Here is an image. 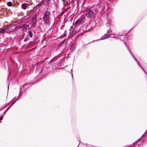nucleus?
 Returning a JSON list of instances; mask_svg holds the SVG:
<instances>
[{"mask_svg":"<svg viewBox=\"0 0 147 147\" xmlns=\"http://www.w3.org/2000/svg\"><path fill=\"white\" fill-rule=\"evenodd\" d=\"M50 13L48 11H46L44 12V16L49 17Z\"/></svg>","mask_w":147,"mask_h":147,"instance_id":"8","label":"nucleus"},{"mask_svg":"<svg viewBox=\"0 0 147 147\" xmlns=\"http://www.w3.org/2000/svg\"><path fill=\"white\" fill-rule=\"evenodd\" d=\"M143 70V71H144V72L147 75V73H146V71H145V70L144 69H143V68L142 67V66H141V67H140Z\"/></svg>","mask_w":147,"mask_h":147,"instance_id":"23","label":"nucleus"},{"mask_svg":"<svg viewBox=\"0 0 147 147\" xmlns=\"http://www.w3.org/2000/svg\"><path fill=\"white\" fill-rule=\"evenodd\" d=\"M49 0H47V4H48L49 2Z\"/></svg>","mask_w":147,"mask_h":147,"instance_id":"35","label":"nucleus"},{"mask_svg":"<svg viewBox=\"0 0 147 147\" xmlns=\"http://www.w3.org/2000/svg\"><path fill=\"white\" fill-rule=\"evenodd\" d=\"M24 86V85L21 86H20V89H21V88H22Z\"/></svg>","mask_w":147,"mask_h":147,"instance_id":"30","label":"nucleus"},{"mask_svg":"<svg viewBox=\"0 0 147 147\" xmlns=\"http://www.w3.org/2000/svg\"><path fill=\"white\" fill-rule=\"evenodd\" d=\"M3 118V117L2 116H1L0 117V121L2 120Z\"/></svg>","mask_w":147,"mask_h":147,"instance_id":"31","label":"nucleus"},{"mask_svg":"<svg viewBox=\"0 0 147 147\" xmlns=\"http://www.w3.org/2000/svg\"><path fill=\"white\" fill-rule=\"evenodd\" d=\"M65 40L64 39L63 40V41H61V42L63 44L65 42Z\"/></svg>","mask_w":147,"mask_h":147,"instance_id":"27","label":"nucleus"},{"mask_svg":"<svg viewBox=\"0 0 147 147\" xmlns=\"http://www.w3.org/2000/svg\"><path fill=\"white\" fill-rule=\"evenodd\" d=\"M69 55V53H68L67 54V55Z\"/></svg>","mask_w":147,"mask_h":147,"instance_id":"48","label":"nucleus"},{"mask_svg":"<svg viewBox=\"0 0 147 147\" xmlns=\"http://www.w3.org/2000/svg\"><path fill=\"white\" fill-rule=\"evenodd\" d=\"M137 63L138 65L140 67H141V66L140 65V63L138 61V62H137Z\"/></svg>","mask_w":147,"mask_h":147,"instance_id":"25","label":"nucleus"},{"mask_svg":"<svg viewBox=\"0 0 147 147\" xmlns=\"http://www.w3.org/2000/svg\"><path fill=\"white\" fill-rule=\"evenodd\" d=\"M27 4L25 3H23L21 4V8L24 9H26L27 7Z\"/></svg>","mask_w":147,"mask_h":147,"instance_id":"7","label":"nucleus"},{"mask_svg":"<svg viewBox=\"0 0 147 147\" xmlns=\"http://www.w3.org/2000/svg\"><path fill=\"white\" fill-rule=\"evenodd\" d=\"M86 28L84 27V26H82L80 29L79 30H77V31H76L75 32V33H77V32H79V31H80V32H81L80 31L81 30H82V34H80L78 35L76 37L78 38L80 35L82 36L83 34V32L84 31V29Z\"/></svg>","mask_w":147,"mask_h":147,"instance_id":"3","label":"nucleus"},{"mask_svg":"<svg viewBox=\"0 0 147 147\" xmlns=\"http://www.w3.org/2000/svg\"><path fill=\"white\" fill-rule=\"evenodd\" d=\"M28 38L26 37L24 40V42H26L28 40Z\"/></svg>","mask_w":147,"mask_h":147,"instance_id":"22","label":"nucleus"},{"mask_svg":"<svg viewBox=\"0 0 147 147\" xmlns=\"http://www.w3.org/2000/svg\"><path fill=\"white\" fill-rule=\"evenodd\" d=\"M110 35L109 34H105L103 36H102L101 37L100 40H103L105 39H106L107 38H109L110 37Z\"/></svg>","mask_w":147,"mask_h":147,"instance_id":"6","label":"nucleus"},{"mask_svg":"<svg viewBox=\"0 0 147 147\" xmlns=\"http://www.w3.org/2000/svg\"><path fill=\"white\" fill-rule=\"evenodd\" d=\"M130 30L128 32H130V30Z\"/></svg>","mask_w":147,"mask_h":147,"instance_id":"49","label":"nucleus"},{"mask_svg":"<svg viewBox=\"0 0 147 147\" xmlns=\"http://www.w3.org/2000/svg\"><path fill=\"white\" fill-rule=\"evenodd\" d=\"M59 43V44H60V45H61V46L63 45V44L61 42H60Z\"/></svg>","mask_w":147,"mask_h":147,"instance_id":"37","label":"nucleus"},{"mask_svg":"<svg viewBox=\"0 0 147 147\" xmlns=\"http://www.w3.org/2000/svg\"><path fill=\"white\" fill-rule=\"evenodd\" d=\"M75 46L74 44H72L70 46V49L71 51H73L75 50Z\"/></svg>","mask_w":147,"mask_h":147,"instance_id":"10","label":"nucleus"},{"mask_svg":"<svg viewBox=\"0 0 147 147\" xmlns=\"http://www.w3.org/2000/svg\"><path fill=\"white\" fill-rule=\"evenodd\" d=\"M49 17L43 16V19L45 23L46 24L49 23Z\"/></svg>","mask_w":147,"mask_h":147,"instance_id":"4","label":"nucleus"},{"mask_svg":"<svg viewBox=\"0 0 147 147\" xmlns=\"http://www.w3.org/2000/svg\"><path fill=\"white\" fill-rule=\"evenodd\" d=\"M70 7H67V9H70Z\"/></svg>","mask_w":147,"mask_h":147,"instance_id":"42","label":"nucleus"},{"mask_svg":"<svg viewBox=\"0 0 147 147\" xmlns=\"http://www.w3.org/2000/svg\"><path fill=\"white\" fill-rule=\"evenodd\" d=\"M41 5L42 3H41L37 4L36 6L34 7L33 9V10L34 9V11H35L38 9V8H39L41 6Z\"/></svg>","mask_w":147,"mask_h":147,"instance_id":"9","label":"nucleus"},{"mask_svg":"<svg viewBox=\"0 0 147 147\" xmlns=\"http://www.w3.org/2000/svg\"><path fill=\"white\" fill-rule=\"evenodd\" d=\"M62 1L64 3L65 1L66 0H62Z\"/></svg>","mask_w":147,"mask_h":147,"instance_id":"39","label":"nucleus"},{"mask_svg":"<svg viewBox=\"0 0 147 147\" xmlns=\"http://www.w3.org/2000/svg\"><path fill=\"white\" fill-rule=\"evenodd\" d=\"M127 50H128L130 54H131V55L132 56V57L133 58L134 57V56L133 55V54H132V53L131 52V51H130V50H129V49L127 47Z\"/></svg>","mask_w":147,"mask_h":147,"instance_id":"17","label":"nucleus"},{"mask_svg":"<svg viewBox=\"0 0 147 147\" xmlns=\"http://www.w3.org/2000/svg\"><path fill=\"white\" fill-rule=\"evenodd\" d=\"M31 42H30V41L29 42V43H28V44H30Z\"/></svg>","mask_w":147,"mask_h":147,"instance_id":"43","label":"nucleus"},{"mask_svg":"<svg viewBox=\"0 0 147 147\" xmlns=\"http://www.w3.org/2000/svg\"><path fill=\"white\" fill-rule=\"evenodd\" d=\"M25 45H24L23 46V47H24V46H25Z\"/></svg>","mask_w":147,"mask_h":147,"instance_id":"47","label":"nucleus"},{"mask_svg":"<svg viewBox=\"0 0 147 147\" xmlns=\"http://www.w3.org/2000/svg\"><path fill=\"white\" fill-rule=\"evenodd\" d=\"M70 0H67L66 2V5H68L69 4V3L68 2V1H69Z\"/></svg>","mask_w":147,"mask_h":147,"instance_id":"21","label":"nucleus"},{"mask_svg":"<svg viewBox=\"0 0 147 147\" xmlns=\"http://www.w3.org/2000/svg\"><path fill=\"white\" fill-rule=\"evenodd\" d=\"M8 89H9V86H8Z\"/></svg>","mask_w":147,"mask_h":147,"instance_id":"46","label":"nucleus"},{"mask_svg":"<svg viewBox=\"0 0 147 147\" xmlns=\"http://www.w3.org/2000/svg\"><path fill=\"white\" fill-rule=\"evenodd\" d=\"M108 25H107V27H109V24H107Z\"/></svg>","mask_w":147,"mask_h":147,"instance_id":"40","label":"nucleus"},{"mask_svg":"<svg viewBox=\"0 0 147 147\" xmlns=\"http://www.w3.org/2000/svg\"><path fill=\"white\" fill-rule=\"evenodd\" d=\"M7 5L9 7H11L12 5V3L11 1H8L7 3Z\"/></svg>","mask_w":147,"mask_h":147,"instance_id":"16","label":"nucleus"},{"mask_svg":"<svg viewBox=\"0 0 147 147\" xmlns=\"http://www.w3.org/2000/svg\"><path fill=\"white\" fill-rule=\"evenodd\" d=\"M112 31H109V34H112Z\"/></svg>","mask_w":147,"mask_h":147,"instance_id":"34","label":"nucleus"},{"mask_svg":"<svg viewBox=\"0 0 147 147\" xmlns=\"http://www.w3.org/2000/svg\"><path fill=\"white\" fill-rule=\"evenodd\" d=\"M55 11H53V12H55Z\"/></svg>","mask_w":147,"mask_h":147,"instance_id":"45","label":"nucleus"},{"mask_svg":"<svg viewBox=\"0 0 147 147\" xmlns=\"http://www.w3.org/2000/svg\"><path fill=\"white\" fill-rule=\"evenodd\" d=\"M75 0H71V1H70V3H72V5H74Z\"/></svg>","mask_w":147,"mask_h":147,"instance_id":"20","label":"nucleus"},{"mask_svg":"<svg viewBox=\"0 0 147 147\" xmlns=\"http://www.w3.org/2000/svg\"><path fill=\"white\" fill-rule=\"evenodd\" d=\"M95 13L94 11L92 10H89L88 13L86 14V15L87 18H90L93 17L94 16Z\"/></svg>","mask_w":147,"mask_h":147,"instance_id":"1","label":"nucleus"},{"mask_svg":"<svg viewBox=\"0 0 147 147\" xmlns=\"http://www.w3.org/2000/svg\"><path fill=\"white\" fill-rule=\"evenodd\" d=\"M110 28H109V29H108V30L107 31V33H108L109 34V30H110Z\"/></svg>","mask_w":147,"mask_h":147,"instance_id":"33","label":"nucleus"},{"mask_svg":"<svg viewBox=\"0 0 147 147\" xmlns=\"http://www.w3.org/2000/svg\"><path fill=\"white\" fill-rule=\"evenodd\" d=\"M145 134H146V135L147 134V129L146 131L143 134V135L142 136V137L144 135H145Z\"/></svg>","mask_w":147,"mask_h":147,"instance_id":"26","label":"nucleus"},{"mask_svg":"<svg viewBox=\"0 0 147 147\" xmlns=\"http://www.w3.org/2000/svg\"><path fill=\"white\" fill-rule=\"evenodd\" d=\"M36 17H33L32 18V21L31 23L32 24V26H34L35 25L36 23Z\"/></svg>","mask_w":147,"mask_h":147,"instance_id":"5","label":"nucleus"},{"mask_svg":"<svg viewBox=\"0 0 147 147\" xmlns=\"http://www.w3.org/2000/svg\"><path fill=\"white\" fill-rule=\"evenodd\" d=\"M80 143H79V144H78V146H77V147H78V146H79V144H80Z\"/></svg>","mask_w":147,"mask_h":147,"instance_id":"41","label":"nucleus"},{"mask_svg":"<svg viewBox=\"0 0 147 147\" xmlns=\"http://www.w3.org/2000/svg\"><path fill=\"white\" fill-rule=\"evenodd\" d=\"M124 44H125V45H126V47H127V45H126V42H124Z\"/></svg>","mask_w":147,"mask_h":147,"instance_id":"38","label":"nucleus"},{"mask_svg":"<svg viewBox=\"0 0 147 147\" xmlns=\"http://www.w3.org/2000/svg\"><path fill=\"white\" fill-rule=\"evenodd\" d=\"M15 102V101H14L12 103V104H11V105L10 106H9L6 109L5 111V112L3 113V115L5 114L6 112H7V111L8 110L9 108H10L12 105H13V104H14Z\"/></svg>","mask_w":147,"mask_h":147,"instance_id":"11","label":"nucleus"},{"mask_svg":"<svg viewBox=\"0 0 147 147\" xmlns=\"http://www.w3.org/2000/svg\"><path fill=\"white\" fill-rule=\"evenodd\" d=\"M143 70V71H144V72L147 75V73H146V71H145V70L144 69H143V68L142 67V66H141V67H140Z\"/></svg>","mask_w":147,"mask_h":147,"instance_id":"24","label":"nucleus"},{"mask_svg":"<svg viewBox=\"0 0 147 147\" xmlns=\"http://www.w3.org/2000/svg\"><path fill=\"white\" fill-rule=\"evenodd\" d=\"M28 34L29 37L30 38H32L33 36V33H32V31L29 30L28 31Z\"/></svg>","mask_w":147,"mask_h":147,"instance_id":"13","label":"nucleus"},{"mask_svg":"<svg viewBox=\"0 0 147 147\" xmlns=\"http://www.w3.org/2000/svg\"><path fill=\"white\" fill-rule=\"evenodd\" d=\"M28 25L26 24H24L23 25H22V27H23V30L24 31V30L25 29L26 30H27L26 27L28 26Z\"/></svg>","mask_w":147,"mask_h":147,"instance_id":"12","label":"nucleus"},{"mask_svg":"<svg viewBox=\"0 0 147 147\" xmlns=\"http://www.w3.org/2000/svg\"><path fill=\"white\" fill-rule=\"evenodd\" d=\"M72 69H71V75L72 77L73 78V75L72 72Z\"/></svg>","mask_w":147,"mask_h":147,"instance_id":"28","label":"nucleus"},{"mask_svg":"<svg viewBox=\"0 0 147 147\" xmlns=\"http://www.w3.org/2000/svg\"><path fill=\"white\" fill-rule=\"evenodd\" d=\"M61 45H60V44H59H59L57 46V49L59 50V48H60V47H61Z\"/></svg>","mask_w":147,"mask_h":147,"instance_id":"19","label":"nucleus"},{"mask_svg":"<svg viewBox=\"0 0 147 147\" xmlns=\"http://www.w3.org/2000/svg\"><path fill=\"white\" fill-rule=\"evenodd\" d=\"M65 33H64L63 35H61V36H60L59 38H63V37H64L65 36Z\"/></svg>","mask_w":147,"mask_h":147,"instance_id":"18","label":"nucleus"},{"mask_svg":"<svg viewBox=\"0 0 147 147\" xmlns=\"http://www.w3.org/2000/svg\"><path fill=\"white\" fill-rule=\"evenodd\" d=\"M6 30V29H0V33H4L5 32V30Z\"/></svg>","mask_w":147,"mask_h":147,"instance_id":"15","label":"nucleus"},{"mask_svg":"<svg viewBox=\"0 0 147 147\" xmlns=\"http://www.w3.org/2000/svg\"><path fill=\"white\" fill-rule=\"evenodd\" d=\"M83 17L82 16H81L79 19H78L75 22L74 25V26L76 27V24H82L83 23Z\"/></svg>","mask_w":147,"mask_h":147,"instance_id":"2","label":"nucleus"},{"mask_svg":"<svg viewBox=\"0 0 147 147\" xmlns=\"http://www.w3.org/2000/svg\"><path fill=\"white\" fill-rule=\"evenodd\" d=\"M21 95V94H19V97Z\"/></svg>","mask_w":147,"mask_h":147,"instance_id":"44","label":"nucleus"},{"mask_svg":"<svg viewBox=\"0 0 147 147\" xmlns=\"http://www.w3.org/2000/svg\"><path fill=\"white\" fill-rule=\"evenodd\" d=\"M66 46V45H65L64 46H63L61 48V51L62 52H63L65 50V47Z\"/></svg>","mask_w":147,"mask_h":147,"instance_id":"14","label":"nucleus"},{"mask_svg":"<svg viewBox=\"0 0 147 147\" xmlns=\"http://www.w3.org/2000/svg\"><path fill=\"white\" fill-rule=\"evenodd\" d=\"M133 58L134 59V60L136 62H138V60L136 59L135 57H133Z\"/></svg>","mask_w":147,"mask_h":147,"instance_id":"29","label":"nucleus"},{"mask_svg":"<svg viewBox=\"0 0 147 147\" xmlns=\"http://www.w3.org/2000/svg\"><path fill=\"white\" fill-rule=\"evenodd\" d=\"M19 96H18V97L14 101H15V102H16V101L18 99V98H19Z\"/></svg>","mask_w":147,"mask_h":147,"instance_id":"36","label":"nucleus"},{"mask_svg":"<svg viewBox=\"0 0 147 147\" xmlns=\"http://www.w3.org/2000/svg\"><path fill=\"white\" fill-rule=\"evenodd\" d=\"M113 35V36H114L113 37H111L115 38V34L114 33Z\"/></svg>","mask_w":147,"mask_h":147,"instance_id":"32","label":"nucleus"}]
</instances>
